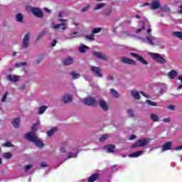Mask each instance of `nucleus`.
I'll use <instances>...</instances> for the list:
<instances>
[{
    "label": "nucleus",
    "instance_id": "nucleus-55",
    "mask_svg": "<svg viewBox=\"0 0 182 182\" xmlns=\"http://www.w3.org/2000/svg\"><path fill=\"white\" fill-rule=\"evenodd\" d=\"M141 95H142V96H144V97H148L145 92H141Z\"/></svg>",
    "mask_w": 182,
    "mask_h": 182
},
{
    "label": "nucleus",
    "instance_id": "nucleus-29",
    "mask_svg": "<svg viewBox=\"0 0 182 182\" xmlns=\"http://www.w3.org/2000/svg\"><path fill=\"white\" fill-rule=\"evenodd\" d=\"M55 132H58V128L55 127L51 129H50L48 132H47V135L50 136L55 133Z\"/></svg>",
    "mask_w": 182,
    "mask_h": 182
},
{
    "label": "nucleus",
    "instance_id": "nucleus-32",
    "mask_svg": "<svg viewBox=\"0 0 182 182\" xmlns=\"http://www.w3.org/2000/svg\"><path fill=\"white\" fill-rule=\"evenodd\" d=\"M100 32H102V28L100 27L95 28L92 29V34L95 35V33H100Z\"/></svg>",
    "mask_w": 182,
    "mask_h": 182
},
{
    "label": "nucleus",
    "instance_id": "nucleus-35",
    "mask_svg": "<svg viewBox=\"0 0 182 182\" xmlns=\"http://www.w3.org/2000/svg\"><path fill=\"white\" fill-rule=\"evenodd\" d=\"M3 157L4 159H11V157H12V154L8 152V153H4L3 154Z\"/></svg>",
    "mask_w": 182,
    "mask_h": 182
},
{
    "label": "nucleus",
    "instance_id": "nucleus-8",
    "mask_svg": "<svg viewBox=\"0 0 182 182\" xmlns=\"http://www.w3.org/2000/svg\"><path fill=\"white\" fill-rule=\"evenodd\" d=\"M31 11L32 12V14H33V15H35V16H37L38 18H42V11H41V9L36 8V7H32L31 9Z\"/></svg>",
    "mask_w": 182,
    "mask_h": 182
},
{
    "label": "nucleus",
    "instance_id": "nucleus-20",
    "mask_svg": "<svg viewBox=\"0 0 182 182\" xmlns=\"http://www.w3.org/2000/svg\"><path fill=\"white\" fill-rule=\"evenodd\" d=\"M63 63L65 66H69L73 63V59L72 58H67L64 60Z\"/></svg>",
    "mask_w": 182,
    "mask_h": 182
},
{
    "label": "nucleus",
    "instance_id": "nucleus-22",
    "mask_svg": "<svg viewBox=\"0 0 182 182\" xmlns=\"http://www.w3.org/2000/svg\"><path fill=\"white\" fill-rule=\"evenodd\" d=\"M20 123H21V118H15L12 122V124L14 127H19Z\"/></svg>",
    "mask_w": 182,
    "mask_h": 182
},
{
    "label": "nucleus",
    "instance_id": "nucleus-60",
    "mask_svg": "<svg viewBox=\"0 0 182 182\" xmlns=\"http://www.w3.org/2000/svg\"><path fill=\"white\" fill-rule=\"evenodd\" d=\"M135 18H136L137 19H140V16L136 15V16H135Z\"/></svg>",
    "mask_w": 182,
    "mask_h": 182
},
{
    "label": "nucleus",
    "instance_id": "nucleus-40",
    "mask_svg": "<svg viewBox=\"0 0 182 182\" xmlns=\"http://www.w3.org/2000/svg\"><path fill=\"white\" fill-rule=\"evenodd\" d=\"M146 103H148V105H150L151 106H157V104L155 102H153L150 100H146Z\"/></svg>",
    "mask_w": 182,
    "mask_h": 182
},
{
    "label": "nucleus",
    "instance_id": "nucleus-49",
    "mask_svg": "<svg viewBox=\"0 0 182 182\" xmlns=\"http://www.w3.org/2000/svg\"><path fill=\"white\" fill-rule=\"evenodd\" d=\"M24 168L26 171H28V170L32 168V165H27L24 167Z\"/></svg>",
    "mask_w": 182,
    "mask_h": 182
},
{
    "label": "nucleus",
    "instance_id": "nucleus-63",
    "mask_svg": "<svg viewBox=\"0 0 182 182\" xmlns=\"http://www.w3.org/2000/svg\"><path fill=\"white\" fill-rule=\"evenodd\" d=\"M77 32H76V31L73 32V35H77Z\"/></svg>",
    "mask_w": 182,
    "mask_h": 182
},
{
    "label": "nucleus",
    "instance_id": "nucleus-17",
    "mask_svg": "<svg viewBox=\"0 0 182 182\" xmlns=\"http://www.w3.org/2000/svg\"><path fill=\"white\" fill-rule=\"evenodd\" d=\"M7 79L11 82H18V80H19V76L9 75Z\"/></svg>",
    "mask_w": 182,
    "mask_h": 182
},
{
    "label": "nucleus",
    "instance_id": "nucleus-16",
    "mask_svg": "<svg viewBox=\"0 0 182 182\" xmlns=\"http://www.w3.org/2000/svg\"><path fill=\"white\" fill-rule=\"evenodd\" d=\"M177 75H178V73H177V71L172 70L171 71H170L168 73V77L169 79H174V77H176L177 76Z\"/></svg>",
    "mask_w": 182,
    "mask_h": 182
},
{
    "label": "nucleus",
    "instance_id": "nucleus-45",
    "mask_svg": "<svg viewBox=\"0 0 182 182\" xmlns=\"http://www.w3.org/2000/svg\"><path fill=\"white\" fill-rule=\"evenodd\" d=\"M89 8H90V5H87V6L85 7H83L81 11L82 12H86V11H87L89 9Z\"/></svg>",
    "mask_w": 182,
    "mask_h": 182
},
{
    "label": "nucleus",
    "instance_id": "nucleus-38",
    "mask_svg": "<svg viewBox=\"0 0 182 182\" xmlns=\"http://www.w3.org/2000/svg\"><path fill=\"white\" fill-rule=\"evenodd\" d=\"M60 151L62 153V156H66V146H62Z\"/></svg>",
    "mask_w": 182,
    "mask_h": 182
},
{
    "label": "nucleus",
    "instance_id": "nucleus-5",
    "mask_svg": "<svg viewBox=\"0 0 182 182\" xmlns=\"http://www.w3.org/2000/svg\"><path fill=\"white\" fill-rule=\"evenodd\" d=\"M149 56L155 60V62H157L158 63H166L167 61L164 58H163L160 54L159 53H149Z\"/></svg>",
    "mask_w": 182,
    "mask_h": 182
},
{
    "label": "nucleus",
    "instance_id": "nucleus-27",
    "mask_svg": "<svg viewBox=\"0 0 182 182\" xmlns=\"http://www.w3.org/2000/svg\"><path fill=\"white\" fill-rule=\"evenodd\" d=\"M132 95L133 96V97H134V99H136V100L140 99V95L137 91H135V90L132 91Z\"/></svg>",
    "mask_w": 182,
    "mask_h": 182
},
{
    "label": "nucleus",
    "instance_id": "nucleus-59",
    "mask_svg": "<svg viewBox=\"0 0 182 182\" xmlns=\"http://www.w3.org/2000/svg\"><path fill=\"white\" fill-rule=\"evenodd\" d=\"M179 14H182V6H181V9L178 11Z\"/></svg>",
    "mask_w": 182,
    "mask_h": 182
},
{
    "label": "nucleus",
    "instance_id": "nucleus-61",
    "mask_svg": "<svg viewBox=\"0 0 182 182\" xmlns=\"http://www.w3.org/2000/svg\"><path fill=\"white\" fill-rule=\"evenodd\" d=\"M63 13H59V14H58V16H59V18H60L61 16H62V14H63Z\"/></svg>",
    "mask_w": 182,
    "mask_h": 182
},
{
    "label": "nucleus",
    "instance_id": "nucleus-56",
    "mask_svg": "<svg viewBox=\"0 0 182 182\" xmlns=\"http://www.w3.org/2000/svg\"><path fill=\"white\" fill-rule=\"evenodd\" d=\"M178 80L181 81V83H182V75H179L178 77Z\"/></svg>",
    "mask_w": 182,
    "mask_h": 182
},
{
    "label": "nucleus",
    "instance_id": "nucleus-21",
    "mask_svg": "<svg viewBox=\"0 0 182 182\" xmlns=\"http://www.w3.org/2000/svg\"><path fill=\"white\" fill-rule=\"evenodd\" d=\"M87 49H89V47L87 46L81 44L79 47V52L80 53H85V52H86V50H87Z\"/></svg>",
    "mask_w": 182,
    "mask_h": 182
},
{
    "label": "nucleus",
    "instance_id": "nucleus-2",
    "mask_svg": "<svg viewBox=\"0 0 182 182\" xmlns=\"http://www.w3.org/2000/svg\"><path fill=\"white\" fill-rule=\"evenodd\" d=\"M38 126H39V122L36 123L32 126V132H28L26 134V139H27V140H29V141H32L33 143H34V144H36L37 147H43V142H42V141H41V139H39L38 137L36 136Z\"/></svg>",
    "mask_w": 182,
    "mask_h": 182
},
{
    "label": "nucleus",
    "instance_id": "nucleus-30",
    "mask_svg": "<svg viewBox=\"0 0 182 182\" xmlns=\"http://www.w3.org/2000/svg\"><path fill=\"white\" fill-rule=\"evenodd\" d=\"M16 19L17 22H23V16H22V14H18L16 16Z\"/></svg>",
    "mask_w": 182,
    "mask_h": 182
},
{
    "label": "nucleus",
    "instance_id": "nucleus-43",
    "mask_svg": "<svg viewBox=\"0 0 182 182\" xmlns=\"http://www.w3.org/2000/svg\"><path fill=\"white\" fill-rule=\"evenodd\" d=\"M26 87H28V86L25 84H23L18 89L19 90H26Z\"/></svg>",
    "mask_w": 182,
    "mask_h": 182
},
{
    "label": "nucleus",
    "instance_id": "nucleus-24",
    "mask_svg": "<svg viewBox=\"0 0 182 182\" xmlns=\"http://www.w3.org/2000/svg\"><path fill=\"white\" fill-rule=\"evenodd\" d=\"M46 109H48V106L46 105H43L39 107L38 109V114H43L46 111Z\"/></svg>",
    "mask_w": 182,
    "mask_h": 182
},
{
    "label": "nucleus",
    "instance_id": "nucleus-14",
    "mask_svg": "<svg viewBox=\"0 0 182 182\" xmlns=\"http://www.w3.org/2000/svg\"><path fill=\"white\" fill-rule=\"evenodd\" d=\"M171 146H173L172 141H168L162 146V151H166L167 150H170L171 149Z\"/></svg>",
    "mask_w": 182,
    "mask_h": 182
},
{
    "label": "nucleus",
    "instance_id": "nucleus-10",
    "mask_svg": "<svg viewBox=\"0 0 182 182\" xmlns=\"http://www.w3.org/2000/svg\"><path fill=\"white\" fill-rule=\"evenodd\" d=\"M29 33H27L25 35L23 39V45H22V48H28V45H29Z\"/></svg>",
    "mask_w": 182,
    "mask_h": 182
},
{
    "label": "nucleus",
    "instance_id": "nucleus-44",
    "mask_svg": "<svg viewBox=\"0 0 182 182\" xmlns=\"http://www.w3.org/2000/svg\"><path fill=\"white\" fill-rule=\"evenodd\" d=\"M26 65V63L23 62V63H18L16 64V68H21V66H23Z\"/></svg>",
    "mask_w": 182,
    "mask_h": 182
},
{
    "label": "nucleus",
    "instance_id": "nucleus-37",
    "mask_svg": "<svg viewBox=\"0 0 182 182\" xmlns=\"http://www.w3.org/2000/svg\"><path fill=\"white\" fill-rule=\"evenodd\" d=\"M77 154L69 153V154H68L67 159H73V158L77 157Z\"/></svg>",
    "mask_w": 182,
    "mask_h": 182
},
{
    "label": "nucleus",
    "instance_id": "nucleus-28",
    "mask_svg": "<svg viewBox=\"0 0 182 182\" xmlns=\"http://www.w3.org/2000/svg\"><path fill=\"white\" fill-rule=\"evenodd\" d=\"M107 151L108 153H113V151H114V145L107 146Z\"/></svg>",
    "mask_w": 182,
    "mask_h": 182
},
{
    "label": "nucleus",
    "instance_id": "nucleus-6",
    "mask_svg": "<svg viewBox=\"0 0 182 182\" xmlns=\"http://www.w3.org/2000/svg\"><path fill=\"white\" fill-rule=\"evenodd\" d=\"M82 102L84 105H87V106H95L96 105V100L92 97L83 99Z\"/></svg>",
    "mask_w": 182,
    "mask_h": 182
},
{
    "label": "nucleus",
    "instance_id": "nucleus-53",
    "mask_svg": "<svg viewBox=\"0 0 182 182\" xmlns=\"http://www.w3.org/2000/svg\"><path fill=\"white\" fill-rule=\"evenodd\" d=\"M56 40H53V42L51 43V46H55L56 45Z\"/></svg>",
    "mask_w": 182,
    "mask_h": 182
},
{
    "label": "nucleus",
    "instance_id": "nucleus-11",
    "mask_svg": "<svg viewBox=\"0 0 182 182\" xmlns=\"http://www.w3.org/2000/svg\"><path fill=\"white\" fill-rule=\"evenodd\" d=\"M122 60L124 63H126L127 65H136V61L127 57H122Z\"/></svg>",
    "mask_w": 182,
    "mask_h": 182
},
{
    "label": "nucleus",
    "instance_id": "nucleus-48",
    "mask_svg": "<svg viewBox=\"0 0 182 182\" xmlns=\"http://www.w3.org/2000/svg\"><path fill=\"white\" fill-rule=\"evenodd\" d=\"M128 114L131 117H133L134 116V112L132 111V109H128Z\"/></svg>",
    "mask_w": 182,
    "mask_h": 182
},
{
    "label": "nucleus",
    "instance_id": "nucleus-64",
    "mask_svg": "<svg viewBox=\"0 0 182 182\" xmlns=\"http://www.w3.org/2000/svg\"><path fill=\"white\" fill-rule=\"evenodd\" d=\"M168 11H170V9L167 8L166 12H168Z\"/></svg>",
    "mask_w": 182,
    "mask_h": 182
},
{
    "label": "nucleus",
    "instance_id": "nucleus-42",
    "mask_svg": "<svg viewBox=\"0 0 182 182\" xmlns=\"http://www.w3.org/2000/svg\"><path fill=\"white\" fill-rule=\"evenodd\" d=\"M106 139H107V135H102V136L99 139V141H105V140H106Z\"/></svg>",
    "mask_w": 182,
    "mask_h": 182
},
{
    "label": "nucleus",
    "instance_id": "nucleus-25",
    "mask_svg": "<svg viewBox=\"0 0 182 182\" xmlns=\"http://www.w3.org/2000/svg\"><path fill=\"white\" fill-rule=\"evenodd\" d=\"M150 117H151V119L152 120V122H159V115L156 114H150Z\"/></svg>",
    "mask_w": 182,
    "mask_h": 182
},
{
    "label": "nucleus",
    "instance_id": "nucleus-36",
    "mask_svg": "<svg viewBox=\"0 0 182 182\" xmlns=\"http://www.w3.org/2000/svg\"><path fill=\"white\" fill-rule=\"evenodd\" d=\"M86 39L90 41H95V36L93 34H91L90 36H86Z\"/></svg>",
    "mask_w": 182,
    "mask_h": 182
},
{
    "label": "nucleus",
    "instance_id": "nucleus-62",
    "mask_svg": "<svg viewBox=\"0 0 182 182\" xmlns=\"http://www.w3.org/2000/svg\"><path fill=\"white\" fill-rule=\"evenodd\" d=\"M109 80H113V77L109 76Z\"/></svg>",
    "mask_w": 182,
    "mask_h": 182
},
{
    "label": "nucleus",
    "instance_id": "nucleus-54",
    "mask_svg": "<svg viewBox=\"0 0 182 182\" xmlns=\"http://www.w3.org/2000/svg\"><path fill=\"white\" fill-rule=\"evenodd\" d=\"M45 12H47V14H50V10H49L48 8H44Z\"/></svg>",
    "mask_w": 182,
    "mask_h": 182
},
{
    "label": "nucleus",
    "instance_id": "nucleus-15",
    "mask_svg": "<svg viewBox=\"0 0 182 182\" xmlns=\"http://www.w3.org/2000/svg\"><path fill=\"white\" fill-rule=\"evenodd\" d=\"M72 100L73 97L70 95H65L63 97V102H64V103H70Z\"/></svg>",
    "mask_w": 182,
    "mask_h": 182
},
{
    "label": "nucleus",
    "instance_id": "nucleus-33",
    "mask_svg": "<svg viewBox=\"0 0 182 182\" xmlns=\"http://www.w3.org/2000/svg\"><path fill=\"white\" fill-rule=\"evenodd\" d=\"M73 79H79L80 77V75L79 73H76L75 72H72L70 73Z\"/></svg>",
    "mask_w": 182,
    "mask_h": 182
},
{
    "label": "nucleus",
    "instance_id": "nucleus-41",
    "mask_svg": "<svg viewBox=\"0 0 182 182\" xmlns=\"http://www.w3.org/2000/svg\"><path fill=\"white\" fill-rule=\"evenodd\" d=\"M4 146L5 147H14V145L12 144V143L9 142V141H7L6 142Z\"/></svg>",
    "mask_w": 182,
    "mask_h": 182
},
{
    "label": "nucleus",
    "instance_id": "nucleus-13",
    "mask_svg": "<svg viewBox=\"0 0 182 182\" xmlns=\"http://www.w3.org/2000/svg\"><path fill=\"white\" fill-rule=\"evenodd\" d=\"M91 70L92 72H93L94 73H95L96 76H97V77H102V74H100V68H97V67H91Z\"/></svg>",
    "mask_w": 182,
    "mask_h": 182
},
{
    "label": "nucleus",
    "instance_id": "nucleus-57",
    "mask_svg": "<svg viewBox=\"0 0 182 182\" xmlns=\"http://www.w3.org/2000/svg\"><path fill=\"white\" fill-rule=\"evenodd\" d=\"M181 89H182V85H181L180 86L178 87L177 90H180Z\"/></svg>",
    "mask_w": 182,
    "mask_h": 182
},
{
    "label": "nucleus",
    "instance_id": "nucleus-52",
    "mask_svg": "<svg viewBox=\"0 0 182 182\" xmlns=\"http://www.w3.org/2000/svg\"><path fill=\"white\" fill-rule=\"evenodd\" d=\"M136 139V135H132L130 137H129V140H134Z\"/></svg>",
    "mask_w": 182,
    "mask_h": 182
},
{
    "label": "nucleus",
    "instance_id": "nucleus-18",
    "mask_svg": "<svg viewBox=\"0 0 182 182\" xmlns=\"http://www.w3.org/2000/svg\"><path fill=\"white\" fill-rule=\"evenodd\" d=\"M141 154H143V151H136V152H134V153L129 154V157H131V158L140 157V156H141Z\"/></svg>",
    "mask_w": 182,
    "mask_h": 182
},
{
    "label": "nucleus",
    "instance_id": "nucleus-9",
    "mask_svg": "<svg viewBox=\"0 0 182 182\" xmlns=\"http://www.w3.org/2000/svg\"><path fill=\"white\" fill-rule=\"evenodd\" d=\"M93 56H95L97 59H101V60H107V57H106V55H105L103 53L100 52H94Z\"/></svg>",
    "mask_w": 182,
    "mask_h": 182
},
{
    "label": "nucleus",
    "instance_id": "nucleus-39",
    "mask_svg": "<svg viewBox=\"0 0 182 182\" xmlns=\"http://www.w3.org/2000/svg\"><path fill=\"white\" fill-rule=\"evenodd\" d=\"M8 96V92H6L3 96H2V98H1V102H6V97Z\"/></svg>",
    "mask_w": 182,
    "mask_h": 182
},
{
    "label": "nucleus",
    "instance_id": "nucleus-51",
    "mask_svg": "<svg viewBox=\"0 0 182 182\" xmlns=\"http://www.w3.org/2000/svg\"><path fill=\"white\" fill-rule=\"evenodd\" d=\"M41 167H47L48 164H46V162H41Z\"/></svg>",
    "mask_w": 182,
    "mask_h": 182
},
{
    "label": "nucleus",
    "instance_id": "nucleus-1",
    "mask_svg": "<svg viewBox=\"0 0 182 182\" xmlns=\"http://www.w3.org/2000/svg\"><path fill=\"white\" fill-rule=\"evenodd\" d=\"M141 28L136 30V33H144V36H141L139 38L145 43L154 46L160 43V40L156 37L150 35L151 33V28H150V23L147 19L143 18V21L139 23Z\"/></svg>",
    "mask_w": 182,
    "mask_h": 182
},
{
    "label": "nucleus",
    "instance_id": "nucleus-50",
    "mask_svg": "<svg viewBox=\"0 0 182 182\" xmlns=\"http://www.w3.org/2000/svg\"><path fill=\"white\" fill-rule=\"evenodd\" d=\"M163 122H164V123H170V118H164Z\"/></svg>",
    "mask_w": 182,
    "mask_h": 182
},
{
    "label": "nucleus",
    "instance_id": "nucleus-4",
    "mask_svg": "<svg viewBox=\"0 0 182 182\" xmlns=\"http://www.w3.org/2000/svg\"><path fill=\"white\" fill-rule=\"evenodd\" d=\"M151 141V139L150 138H144L137 140L134 144L132 145L131 147H144L145 146H147L149 143Z\"/></svg>",
    "mask_w": 182,
    "mask_h": 182
},
{
    "label": "nucleus",
    "instance_id": "nucleus-31",
    "mask_svg": "<svg viewBox=\"0 0 182 182\" xmlns=\"http://www.w3.org/2000/svg\"><path fill=\"white\" fill-rule=\"evenodd\" d=\"M110 93L113 97H119V93H117V91H116L114 89L110 90Z\"/></svg>",
    "mask_w": 182,
    "mask_h": 182
},
{
    "label": "nucleus",
    "instance_id": "nucleus-12",
    "mask_svg": "<svg viewBox=\"0 0 182 182\" xmlns=\"http://www.w3.org/2000/svg\"><path fill=\"white\" fill-rule=\"evenodd\" d=\"M160 7V2L157 0H154L150 5V9L153 10L159 9Z\"/></svg>",
    "mask_w": 182,
    "mask_h": 182
},
{
    "label": "nucleus",
    "instance_id": "nucleus-34",
    "mask_svg": "<svg viewBox=\"0 0 182 182\" xmlns=\"http://www.w3.org/2000/svg\"><path fill=\"white\" fill-rule=\"evenodd\" d=\"M105 5V4H103V3L97 4L96 6L94 9V11H97V9H102V8H104Z\"/></svg>",
    "mask_w": 182,
    "mask_h": 182
},
{
    "label": "nucleus",
    "instance_id": "nucleus-19",
    "mask_svg": "<svg viewBox=\"0 0 182 182\" xmlns=\"http://www.w3.org/2000/svg\"><path fill=\"white\" fill-rule=\"evenodd\" d=\"M99 105L100 107L102 109V110H105V112L106 110H107L108 107H107V104H106V102H105L104 100H100L99 102Z\"/></svg>",
    "mask_w": 182,
    "mask_h": 182
},
{
    "label": "nucleus",
    "instance_id": "nucleus-7",
    "mask_svg": "<svg viewBox=\"0 0 182 182\" xmlns=\"http://www.w3.org/2000/svg\"><path fill=\"white\" fill-rule=\"evenodd\" d=\"M131 55L133 56V58H135L137 60L141 62V63H143L144 65H148V62L144 60V58L139 55V54H136L134 53H131Z\"/></svg>",
    "mask_w": 182,
    "mask_h": 182
},
{
    "label": "nucleus",
    "instance_id": "nucleus-23",
    "mask_svg": "<svg viewBox=\"0 0 182 182\" xmlns=\"http://www.w3.org/2000/svg\"><path fill=\"white\" fill-rule=\"evenodd\" d=\"M99 178V174L95 173L88 178V182H95Z\"/></svg>",
    "mask_w": 182,
    "mask_h": 182
},
{
    "label": "nucleus",
    "instance_id": "nucleus-3",
    "mask_svg": "<svg viewBox=\"0 0 182 182\" xmlns=\"http://www.w3.org/2000/svg\"><path fill=\"white\" fill-rule=\"evenodd\" d=\"M59 22H61V23L59 24H54L51 26V29H59L60 32H64V31H66L68 28V20L66 19H59Z\"/></svg>",
    "mask_w": 182,
    "mask_h": 182
},
{
    "label": "nucleus",
    "instance_id": "nucleus-47",
    "mask_svg": "<svg viewBox=\"0 0 182 182\" xmlns=\"http://www.w3.org/2000/svg\"><path fill=\"white\" fill-rule=\"evenodd\" d=\"M168 109L169 110H176V106L175 105H168Z\"/></svg>",
    "mask_w": 182,
    "mask_h": 182
},
{
    "label": "nucleus",
    "instance_id": "nucleus-58",
    "mask_svg": "<svg viewBox=\"0 0 182 182\" xmlns=\"http://www.w3.org/2000/svg\"><path fill=\"white\" fill-rule=\"evenodd\" d=\"M147 5H149V3H145V4H142L141 6H147Z\"/></svg>",
    "mask_w": 182,
    "mask_h": 182
},
{
    "label": "nucleus",
    "instance_id": "nucleus-26",
    "mask_svg": "<svg viewBox=\"0 0 182 182\" xmlns=\"http://www.w3.org/2000/svg\"><path fill=\"white\" fill-rule=\"evenodd\" d=\"M173 36H175V38H179V39L182 38V32L180 31H175L172 33Z\"/></svg>",
    "mask_w": 182,
    "mask_h": 182
},
{
    "label": "nucleus",
    "instance_id": "nucleus-46",
    "mask_svg": "<svg viewBox=\"0 0 182 182\" xmlns=\"http://www.w3.org/2000/svg\"><path fill=\"white\" fill-rule=\"evenodd\" d=\"M43 35H45V31H42L37 37V41H39L41 39V38H42V36H43Z\"/></svg>",
    "mask_w": 182,
    "mask_h": 182
}]
</instances>
